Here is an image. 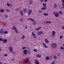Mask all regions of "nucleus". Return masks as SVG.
I'll use <instances>...</instances> for the list:
<instances>
[{
    "instance_id": "0e129e2a",
    "label": "nucleus",
    "mask_w": 64,
    "mask_h": 64,
    "mask_svg": "<svg viewBox=\"0 0 64 64\" xmlns=\"http://www.w3.org/2000/svg\"><path fill=\"white\" fill-rule=\"evenodd\" d=\"M1 51V48H0V52Z\"/></svg>"
},
{
    "instance_id": "39448f33",
    "label": "nucleus",
    "mask_w": 64,
    "mask_h": 64,
    "mask_svg": "<svg viewBox=\"0 0 64 64\" xmlns=\"http://www.w3.org/2000/svg\"><path fill=\"white\" fill-rule=\"evenodd\" d=\"M24 51V54L23 55L24 56V55H27V50H23Z\"/></svg>"
},
{
    "instance_id": "c85d7f7f",
    "label": "nucleus",
    "mask_w": 64,
    "mask_h": 64,
    "mask_svg": "<svg viewBox=\"0 0 64 64\" xmlns=\"http://www.w3.org/2000/svg\"><path fill=\"white\" fill-rule=\"evenodd\" d=\"M46 59L47 60H48L49 59V57L48 56H46Z\"/></svg>"
},
{
    "instance_id": "1a4fd4ad",
    "label": "nucleus",
    "mask_w": 64,
    "mask_h": 64,
    "mask_svg": "<svg viewBox=\"0 0 64 64\" xmlns=\"http://www.w3.org/2000/svg\"><path fill=\"white\" fill-rule=\"evenodd\" d=\"M37 34L38 35H40L43 34V32L42 31L39 32H38Z\"/></svg>"
},
{
    "instance_id": "4be33fe9",
    "label": "nucleus",
    "mask_w": 64,
    "mask_h": 64,
    "mask_svg": "<svg viewBox=\"0 0 64 64\" xmlns=\"http://www.w3.org/2000/svg\"><path fill=\"white\" fill-rule=\"evenodd\" d=\"M8 32H7V31H5L3 32V33L4 34H8Z\"/></svg>"
},
{
    "instance_id": "603ef678",
    "label": "nucleus",
    "mask_w": 64,
    "mask_h": 64,
    "mask_svg": "<svg viewBox=\"0 0 64 64\" xmlns=\"http://www.w3.org/2000/svg\"><path fill=\"white\" fill-rule=\"evenodd\" d=\"M28 28L27 27V26H25V28L26 29H27Z\"/></svg>"
},
{
    "instance_id": "bb28decb",
    "label": "nucleus",
    "mask_w": 64,
    "mask_h": 64,
    "mask_svg": "<svg viewBox=\"0 0 64 64\" xmlns=\"http://www.w3.org/2000/svg\"><path fill=\"white\" fill-rule=\"evenodd\" d=\"M29 61V60L28 59H26L25 60V61H24V62L25 63H27L28 62V61Z\"/></svg>"
},
{
    "instance_id": "393cba45",
    "label": "nucleus",
    "mask_w": 64,
    "mask_h": 64,
    "mask_svg": "<svg viewBox=\"0 0 64 64\" xmlns=\"http://www.w3.org/2000/svg\"><path fill=\"white\" fill-rule=\"evenodd\" d=\"M12 28H13V30H16V29L17 28H16L15 27V26H12Z\"/></svg>"
},
{
    "instance_id": "4d7b16f0",
    "label": "nucleus",
    "mask_w": 64,
    "mask_h": 64,
    "mask_svg": "<svg viewBox=\"0 0 64 64\" xmlns=\"http://www.w3.org/2000/svg\"><path fill=\"white\" fill-rule=\"evenodd\" d=\"M14 60V59H12V61H13V60Z\"/></svg>"
},
{
    "instance_id": "49530a36",
    "label": "nucleus",
    "mask_w": 64,
    "mask_h": 64,
    "mask_svg": "<svg viewBox=\"0 0 64 64\" xmlns=\"http://www.w3.org/2000/svg\"><path fill=\"white\" fill-rule=\"evenodd\" d=\"M4 57H7V54H4Z\"/></svg>"
},
{
    "instance_id": "4c0bfd02",
    "label": "nucleus",
    "mask_w": 64,
    "mask_h": 64,
    "mask_svg": "<svg viewBox=\"0 0 64 64\" xmlns=\"http://www.w3.org/2000/svg\"><path fill=\"white\" fill-rule=\"evenodd\" d=\"M34 52H37V49H34Z\"/></svg>"
},
{
    "instance_id": "f03ea898",
    "label": "nucleus",
    "mask_w": 64,
    "mask_h": 64,
    "mask_svg": "<svg viewBox=\"0 0 64 64\" xmlns=\"http://www.w3.org/2000/svg\"><path fill=\"white\" fill-rule=\"evenodd\" d=\"M55 16L56 17H58V16H59V15L58 12H53Z\"/></svg>"
},
{
    "instance_id": "680f3d73",
    "label": "nucleus",
    "mask_w": 64,
    "mask_h": 64,
    "mask_svg": "<svg viewBox=\"0 0 64 64\" xmlns=\"http://www.w3.org/2000/svg\"><path fill=\"white\" fill-rule=\"evenodd\" d=\"M27 49H29V48L28 47H27Z\"/></svg>"
},
{
    "instance_id": "20e7f679",
    "label": "nucleus",
    "mask_w": 64,
    "mask_h": 64,
    "mask_svg": "<svg viewBox=\"0 0 64 64\" xmlns=\"http://www.w3.org/2000/svg\"><path fill=\"white\" fill-rule=\"evenodd\" d=\"M35 33H34V32H32V36H34V38L35 39L37 38V37L35 36Z\"/></svg>"
},
{
    "instance_id": "5fc2aeb1",
    "label": "nucleus",
    "mask_w": 64,
    "mask_h": 64,
    "mask_svg": "<svg viewBox=\"0 0 64 64\" xmlns=\"http://www.w3.org/2000/svg\"><path fill=\"white\" fill-rule=\"evenodd\" d=\"M60 54H58V56H60Z\"/></svg>"
},
{
    "instance_id": "5701e85b",
    "label": "nucleus",
    "mask_w": 64,
    "mask_h": 64,
    "mask_svg": "<svg viewBox=\"0 0 64 64\" xmlns=\"http://www.w3.org/2000/svg\"><path fill=\"white\" fill-rule=\"evenodd\" d=\"M20 13L21 16H23V11H21L20 12Z\"/></svg>"
},
{
    "instance_id": "f8f14e48",
    "label": "nucleus",
    "mask_w": 64,
    "mask_h": 64,
    "mask_svg": "<svg viewBox=\"0 0 64 64\" xmlns=\"http://www.w3.org/2000/svg\"><path fill=\"white\" fill-rule=\"evenodd\" d=\"M28 20H31L32 22H35V20H34V19L31 18H28Z\"/></svg>"
},
{
    "instance_id": "2eb2a0df",
    "label": "nucleus",
    "mask_w": 64,
    "mask_h": 64,
    "mask_svg": "<svg viewBox=\"0 0 64 64\" xmlns=\"http://www.w3.org/2000/svg\"><path fill=\"white\" fill-rule=\"evenodd\" d=\"M36 56L38 58H41V55L40 54H37L36 55Z\"/></svg>"
},
{
    "instance_id": "3c124183",
    "label": "nucleus",
    "mask_w": 64,
    "mask_h": 64,
    "mask_svg": "<svg viewBox=\"0 0 64 64\" xmlns=\"http://www.w3.org/2000/svg\"><path fill=\"white\" fill-rule=\"evenodd\" d=\"M5 17L6 18H7L8 17V16L7 15H5Z\"/></svg>"
},
{
    "instance_id": "8fccbe9b",
    "label": "nucleus",
    "mask_w": 64,
    "mask_h": 64,
    "mask_svg": "<svg viewBox=\"0 0 64 64\" xmlns=\"http://www.w3.org/2000/svg\"><path fill=\"white\" fill-rule=\"evenodd\" d=\"M44 1V0H40L41 2H43Z\"/></svg>"
},
{
    "instance_id": "f257e3e1",
    "label": "nucleus",
    "mask_w": 64,
    "mask_h": 64,
    "mask_svg": "<svg viewBox=\"0 0 64 64\" xmlns=\"http://www.w3.org/2000/svg\"><path fill=\"white\" fill-rule=\"evenodd\" d=\"M51 46L52 48L54 49H55V48H56L57 47V45L56 44L54 43L51 44Z\"/></svg>"
},
{
    "instance_id": "423d86ee",
    "label": "nucleus",
    "mask_w": 64,
    "mask_h": 64,
    "mask_svg": "<svg viewBox=\"0 0 64 64\" xmlns=\"http://www.w3.org/2000/svg\"><path fill=\"white\" fill-rule=\"evenodd\" d=\"M32 11L31 9L28 12V16H29V15H30V14L32 13Z\"/></svg>"
},
{
    "instance_id": "f3484780",
    "label": "nucleus",
    "mask_w": 64,
    "mask_h": 64,
    "mask_svg": "<svg viewBox=\"0 0 64 64\" xmlns=\"http://www.w3.org/2000/svg\"><path fill=\"white\" fill-rule=\"evenodd\" d=\"M42 45H43L45 48H48V46H46V44H45V43H42Z\"/></svg>"
},
{
    "instance_id": "ddd939ff",
    "label": "nucleus",
    "mask_w": 64,
    "mask_h": 64,
    "mask_svg": "<svg viewBox=\"0 0 64 64\" xmlns=\"http://www.w3.org/2000/svg\"><path fill=\"white\" fill-rule=\"evenodd\" d=\"M44 41H45V42L46 43H49V41L47 40V38H45L44 40Z\"/></svg>"
},
{
    "instance_id": "e433bc0d",
    "label": "nucleus",
    "mask_w": 64,
    "mask_h": 64,
    "mask_svg": "<svg viewBox=\"0 0 64 64\" xmlns=\"http://www.w3.org/2000/svg\"><path fill=\"white\" fill-rule=\"evenodd\" d=\"M19 10V8H18L15 10L16 11H18Z\"/></svg>"
},
{
    "instance_id": "6e6552de",
    "label": "nucleus",
    "mask_w": 64,
    "mask_h": 64,
    "mask_svg": "<svg viewBox=\"0 0 64 64\" xmlns=\"http://www.w3.org/2000/svg\"><path fill=\"white\" fill-rule=\"evenodd\" d=\"M34 63L36 64H40V63L39 62L38 60H34Z\"/></svg>"
},
{
    "instance_id": "b1692460",
    "label": "nucleus",
    "mask_w": 64,
    "mask_h": 64,
    "mask_svg": "<svg viewBox=\"0 0 64 64\" xmlns=\"http://www.w3.org/2000/svg\"><path fill=\"white\" fill-rule=\"evenodd\" d=\"M1 13H3L4 12V10L3 9H1L0 10Z\"/></svg>"
},
{
    "instance_id": "c03bdc74",
    "label": "nucleus",
    "mask_w": 64,
    "mask_h": 64,
    "mask_svg": "<svg viewBox=\"0 0 64 64\" xmlns=\"http://www.w3.org/2000/svg\"><path fill=\"white\" fill-rule=\"evenodd\" d=\"M38 13H42V11H41L40 10L38 11Z\"/></svg>"
},
{
    "instance_id": "a878e982",
    "label": "nucleus",
    "mask_w": 64,
    "mask_h": 64,
    "mask_svg": "<svg viewBox=\"0 0 64 64\" xmlns=\"http://www.w3.org/2000/svg\"><path fill=\"white\" fill-rule=\"evenodd\" d=\"M23 11L24 13H26L27 11V9L26 8H24L23 10Z\"/></svg>"
},
{
    "instance_id": "052dcab7",
    "label": "nucleus",
    "mask_w": 64,
    "mask_h": 64,
    "mask_svg": "<svg viewBox=\"0 0 64 64\" xmlns=\"http://www.w3.org/2000/svg\"><path fill=\"white\" fill-rule=\"evenodd\" d=\"M50 58H51V59H52V56H50Z\"/></svg>"
},
{
    "instance_id": "6e6d98bb",
    "label": "nucleus",
    "mask_w": 64,
    "mask_h": 64,
    "mask_svg": "<svg viewBox=\"0 0 64 64\" xmlns=\"http://www.w3.org/2000/svg\"><path fill=\"white\" fill-rule=\"evenodd\" d=\"M10 5V7H12V4H11Z\"/></svg>"
},
{
    "instance_id": "9d476101",
    "label": "nucleus",
    "mask_w": 64,
    "mask_h": 64,
    "mask_svg": "<svg viewBox=\"0 0 64 64\" xmlns=\"http://www.w3.org/2000/svg\"><path fill=\"white\" fill-rule=\"evenodd\" d=\"M9 50L10 52H13V49H12V47L10 46L9 47Z\"/></svg>"
},
{
    "instance_id": "cd10ccee",
    "label": "nucleus",
    "mask_w": 64,
    "mask_h": 64,
    "mask_svg": "<svg viewBox=\"0 0 64 64\" xmlns=\"http://www.w3.org/2000/svg\"><path fill=\"white\" fill-rule=\"evenodd\" d=\"M61 1L62 2V6H64V0H61Z\"/></svg>"
},
{
    "instance_id": "864d4df0",
    "label": "nucleus",
    "mask_w": 64,
    "mask_h": 64,
    "mask_svg": "<svg viewBox=\"0 0 64 64\" xmlns=\"http://www.w3.org/2000/svg\"><path fill=\"white\" fill-rule=\"evenodd\" d=\"M54 62H52V64H54Z\"/></svg>"
},
{
    "instance_id": "09e8293b",
    "label": "nucleus",
    "mask_w": 64,
    "mask_h": 64,
    "mask_svg": "<svg viewBox=\"0 0 64 64\" xmlns=\"http://www.w3.org/2000/svg\"><path fill=\"white\" fill-rule=\"evenodd\" d=\"M48 1V0H44V2H47V1Z\"/></svg>"
},
{
    "instance_id": "c9c22d12",
    "label": "nucleus",
    "mask_w": 64,
    "mask_h": 64,
    "mask_svg": "<svg viewBox=\"0 0 64 64\" xmlns=\"http://www.w3.org/2000/svg\"><path fill=\"white\" fill-rule=\"evenodd\" d=\"M60 48L61 50H64V48L62 46H61Z\"/></svg>"
},
{
    "instance_id": "9b49d317",
    "label": "nucleus",
    "mask_w": 64,
    "mask_h": 64,
    "mask_svg": "<svg viewBox=\"0 0 64 64\" xmlns=\"http://www.w3.org/2000/svg\"><path fill=\"white\" fill-rule=\"evenodd\" d=\"M7 39H4L3 40V43H7Z\"/></svg>"
},
{
    "instance_id": "412c9836",
    "label": "nucleus",
    "mask_w": 64,
    "mask_h": 64,
    "mask_svg": "<svg viewBox=\"0 0 64 64\" xmlns=\"http://www.w3.org/2000/svg\"><path fill=\"white\" fill-rule=\"evenodd\" d=\"M30 3L29 4L31 5V4H32V3H33V2L32 1V0H30Z\"/></svg>"
},
{
    "instance_id": "6ab92c4d",
    "label": "nucleus",
    "mask_w": 64,
    "mask_h": 64,
    "mask_svg": "<svg viewBox=\"0 0 64 64\" xmlns=\"http://www.w3.org/2000/svg\"><path fill=\"white\" fill-rule=\"evenodd\" d=\"M42 5L44 6V7H46V6H47V4L45 3H43L42 4Z\"/></svg>"
},
{
    "instance_id": "2f4dec72",
    "label": "nucleus",
    "mask_w": 64,
    "mask_h": 64,
    "mask_svg": "<svg viewBox=\"0 0 64 64\" xmlns=\"http://www.w3.org/2000/svg\"><path fill=\"white\" fill-rule=\"evenodd\" d=\"M15 31L16 33H18V30L17 29H16Z\"/></svg>"
},
{
    "instance_id": "de8ad7c7",
    "label": "nucleus",
    "mask_w": 64,
    "mask_h": 64,
    "mask_svg": "<svg viewBox=\"0 0 64 64\" xmlns=\"http://www.w3.org/2000/svg\"><path fill=\"white\" fill-rule=\"evenodd\" d=\"M62 38H63V36H60V39H62Z\"/></svg>"
},
{
    "instance_id": "4468645a",
    "label": "nucleus",
    "mask_w": 64,
    "mask_h": 64,
    "mask_svg": "<svg viewBox=\"0 0 64 64\" xmlns=\"http://www.w3.org/2000/svg\"><path fill=\"white\" fill-rule=\"evenodd\" d=\"M42 28V27H40L38 28H35L36 30V31H38V30H40Z\"/></svg>"
},
{
    "instance_id": "e2e57ef3",
    "label": "nucleus",
    "mask_w": 64,
    "mask_h": 64,
    "mask_svg": "<svg viewBox=\"0 0 64 64\" xmlns=\"http://www.w3.org/2000/svg\"><path fill=\"white\" fill-rule=\"evenodd\" d=\"M62 45H63V46H64V44H63Z\"/></svg>"
},
{
    "instance_id": "ea45409f",
    "label": "nucleus",
    "mask_w": 64,
    "mask_h": 64,
    "mask_svg": "<svg viewBox=\"0 0 64 64\" xmlns=\"http://www.w3.org/2000/svg\"><path fill=\"white\" fill-rule=\"evenodd\" d=\"M3 39L1 38H0V41H3Z\"/></svg>"
},
{
    "instance_id": "a211bd4d",
    "label": "nucleus",
    "mask_w": 64,
    "mask_h": 64,
    "mask_svg": "<svg viewBox=\"0 0 64 64\" xmlns=\"http://www.w3.org/2000/svg\"><path fill=\"white\" fill-rule=\"evenodd\" d=\"M4 32V31H3V30H0V33H1L2 34H2V33H3V32Z\"/></svg>"
},
{
    "instance_id": "7ed1b4c3",
    "label": "nucleus",
    "mask_w": 64,
    "mask_h": 64,
    "mask_svg": "<svg viewBox=\"0 0 64 64\" xmlns=\"http://www.w3.org/2000/svg\"><path fill=\"white\" fill-rule=\"evenodd\" d=\"M55 34H56V32L55 31H52V38H53L55 36Z\"/></svg>"
},
{
    "instance_id": "7c9ffc66",
    "label": "nucleus",
    "mask_w": 64,
    "mask_h": 64,
    "mask_svg": "<svg viewBox=\"0 0 64 64\" xmlns=\"http://www.w3.org/2000/svg\"><path fill=\"white\" fill-rule=\"evenodd\" d=\"M59 13L60 14H63V12L61 11L59 12Z\"/></svg>"
},
{
    "instance_id": "72a5a7b5",
    "label": "nucleus",
    "mask_w": 64,
    "mask_h": 64,
    "mask_svg": "<svg viewBox=\"0 0 64 64\" xmlns=\"http://www.w3.org/2000/svg\"><path fill=\"white\" fill-rule=\"evenodd\" d=\"M6 4L7 6L8 7H9L10 6V4H8V3H7Z\"/></svg>"
},
{
    "instance_id": "dca6fc26",
    "label": "nucleus",
    "mask_w": 64,
    "mask_h": 64,
    "mask_svg": "<svg viewBox=\"0 0 64 64\" xmlns=\"http://www.w3.org/2000/svg\"><path fill=\"white\" fill-rule=\"evenodd\" d=\"M47 9V7H45V8L43 7L41 8V9L42 10H45V9Z\"/></svg>"
},
{
    "instance_id": "a18cd8bd",
    "label": "nucleus",
    "mask_w": 64,
    "mask_h": 64,
    "mask_svg": "<svg viewBox=\"0 0 64 64\" xmlns=\"http://www.w3.org/2000/svg\"><path fill=\"white\" fill-rule=\"evenodd\" d=\"M20 21H21V22H22L23 21V19L22 18H21L20 19Z\"/></svg>"
},
{
    "instance_id": "0eeeda50",
    "label": "nucleus",
    "mask_w": 64,
    "mask_h": 64,
    "mask_svg": "<svg viewBox=\"0 0 64 64\" xmlns=\"http://www.w3.org/2000/svg\"><path fill=\"white\" fill-rule=\"evenodd\" d=\"M48 23H51V22L46 21L44 22V24H47Z\"/></svg>"
},
{
    "instance_id": "79ce46f5",
    "label": "nucleus",
    "mask_w": 64,
    "mask_h": 64,
    "mask_svg": "<svg viewBox=\"0 0 64 64\" xmlns=\"http://www.w3.org/2000/svg\"><path fill=\"white\" fill-rule=\"evenodd\" d=\"M6 12H10V10L8 9L6 10Z\"/></svg>"
},
{
    "instance_id": "37998d69",
    "label": "nucleus",
    "mask_w": 64,
    "mask_h": 64,
    "mask_svg": "<svg viewBox=\"0 0 64 64\" xmlns=\"http://www.w3.org/2000/svg\"><path fill=\"white\" fill-rule=\"evenodd\" d=\"M24 49H26V47H25L24 46H23L22 48V50H24Z\"/></svg>"
},
{
    "instance_id": "c756f323",
    "label": "nucleus",
    "mask_w": 64,
    "mask_h": 64,
    "mask_svg": "<svg viewBox=\"0 0 64 64\" xmlns=\"http://www.w3.org/2000/svg\"><path fill=\"white\" fill-rule=\"evenodd\" d=\"M37 23V22H33L32 23L33 25H36Z\"/></svg>"
},
{
    "instance_id": "a19ab883",
    "label": "nucleus",
    "mask_w": 64,
    "mask_h": 64,
    "mask_svg": "<svg viewBox=\"0 0 64 64\" xmlns=\"http://www.w3.org/2000/svg\"><path fill=\"white\" fill-rule=\"evenodd\" d=\"M57 58V56H54V58L55 59H56Z\"/></svg>"
},
{
    "instance_id": "aec40b11",
    "label": "nucleus",
    "mask_w": 64,
    "mask_h": 64,
    "mask_svg": "<svg viewBox=\"0 0 64 64\" xmlns=\"http://www.w3.org/2000/svg\"><path fill=\"white\" fill-rule=\"evenodd\" d=\"M44 16H48V14L47 13H44Z\"/></svg>"
},
{
    "instance_id": "bf43d9fd",
    "label": "nucleus",
    "mask_w": 64,
    "mask_h": 64,
    "mask_svg": "<svg viewBox=\"0 0 64 64\" xmlns=\"http://www.w3.org/2000/svg\"><path fill=\"white\" fill-rule=\"evenodd\" d=\"M62 28L63 29H64V26H63L62 27Z\"/></svg>"
},
{
    "instance_id": "f704fd0d",
    "label": "nucleus",
    "mask_w": 64,
    "mask_h": 64,
    "mask_svg": "<svg viewBox=\"0 0 64 64\" xmlns=\"http://www.w3.org/2000/svg\"><path fill=\"white\" fill-rule=\"evenodd\" d=\"M57 7V5L56 4H54V8H56Z\"/></svg>"
},
{
    "instance_id": "58836bf2",
    "label": "nucleus",
    "mask_w": 64,
    "mask_h": 64,
    "mask_svg": "<svg viewBox=\"0 0 64 64\" xmlns=\"http://www.w3.org/2000/svg\"><path fill=\"white\" fill-rule=\"evenodd\" d=\"M28 55H30V50H28Z\"/></svg>"
},
{
    "instance_id": "473e14b6",
    "label": "nucleus",
    "mask_w": 64,
    "mask_h": 64,
    "mask_svg": "<svg viewBox=\"0 0 64 64\" xmlns=\"http://www.w3.org/2000/svg\"><path fill=\"white\" fill-rule=\"evenodd\" d=\"M25 38V37L23 35L22 37V39H24Z\"/></svg>"
},
{
    "instance_id": "13d9d810",
    "label": "nucleus",
    "mask_w": 64,
    "mask_h": 64,
    "mask_svg": "<svg viewBox=\"0 0 64 64\" xmlns=\"http://www.w3.org/2000/svg\"><path fill=\"white\" fill-rule=\"evenodd\" d=\"M12 53L13 54H15V52H13Z\"/></svg>"
}]
</instances>
